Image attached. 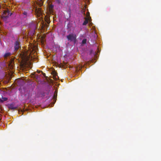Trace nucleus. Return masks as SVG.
<instances>
[{
	"label": "nucleus",
	"instance_id": "obj_1",
	"mask_svg": "<svg viewBox=\"0 0 161 161\" xmlns=\"http://www.w3.org/2000/svg\"><path fill=\"white\" fill-rule=\"evenodd\" d=\"M12 14V13H10L9 11L8 10L4 12L3 15L2 16L1 18L6 23L7 19Z\"/></svg>",
	"mask_w": 161,
	"mask_h": 161
},
{
	"label": "nucleus",
	"instance_id": "obj_2",
	"mask_svg": "<svg viewBox=\"0 0 161 161\" xmlns=\"http://www.w3.org/2000/svg\"><path fill=\"white\" fill-rule=\"evenodd\" d=\"M66 38L68 41L73 42L74 43L76 41V36L75 34H69L66 36Z\"/></svg>",
	"mask_w": 161,
	"mask_h": 161
},
{
	"label": "nucleus",
	"instance_id": "obj_3",
	"mask_svg": "<svg viewBox=\"0 0 161 161\" xmlns=\"http://www.w3.org/2000/svg\"><path fill=\"white\" fill-rule=\"evenodd\" d=\"M14 47L15 50L16 51L20 48V42L18 41H17L15 42Z\"/></svg>",
	"mask_w": 161,
	"mask_h": 161
},
{
	"label": "nucleus",
	"instance_id": "obj_4",
	"mask_svg": "<svg viewBox=\"0 0 161 161\" xmlns=\"http://www.w3.org/2000/svg\"><path fill=\"white\" fill-rule=\"evenodd\" d=\"M7 98L5 97H3L1 94H0V102H3L4 101H7Z\"/></svg>",
	"mask_w": 161,
	"mask_h": 161
},
{
	"label": "nucleus",
	"instance_id": "obj_5",
	"mask_svg": "<svg viewBox=\"0 0 161 161\" xmlns=\"http://www.w3.org/2000/svg\"><path fill=\"white\" fill-rule=\"evenodd\" d=\"M8 107L10 109H15L17 108V107L14 106V104L12 103L8 105Z\"/></svg>",
	"mask_w": 161,
	"mask_h": 161
},
{
	"label": "nucleus",
	"instance_id": "obj_6",
	"mask_svg": "<svg viewBox=\"0 0 161 161\" xmlns=\"http://www.w3.org/2000/svg\"><path fill=\"white\" fill-rule=\"evenodd\" d=\"M23 14V17L24 18H26L27 16H28L27 11H24L22 12Z\"/></svg>",
	"mask_w": 161,
	"mask_h": 161
},
{
	"label": "nucleus",
	"instance_id": "obj_7",
	"mask_svg": "<svg viewBox=\"0 0 161 161\" xmlns=\"http://www.w3.org/2000/svg\"><path fill=\"white\" fill-rule=\"evenodd\" d=\"M43 1L42 0H38L37 1V4L40 6H41L43 5Z\"/></svg>",
	"mask_w": 161,
	"mask_h": 161
},
{
	"label": "nucleus",
	"instance_id": "obj_8",
	"mask_svg": "<svg viewBox=\"0 0 161 161\" xmlns=\"http://www.w3.org/2000/svg\"><path fill=\"white\" fill-rule=\"evenodd\" d=\"M88 19L86 18H85V20L82 24L83 25H86L88 23Z\"/></svg>",
	"mask_w": 161,
	"mask_h": 161
},
{
	"label": "nucleus",
	"instance_id": "obj_9",
	"mask_svg": "<svg viewBox=\"0 0 161 161\" xmlns=\"http://www.w3.org/2000/svg\"><path fill=\"white\" fill-rule=\"evenodd\" d=\"M41 9L40 8H39V9L37 12V16H40V15L41 14Z\"/></svg>",
	"mask_w": 161,
	"mask_h": 161
},
{
	"label": "nucleus",
	"instance_id": "obj_10",
	"mask_svg": "<svg viewBox=\"0 0 161 161\" xmlns=\"http://www.w3.org/2000/svg\"><path fill=\"white\" fill-rule=\"evenodd\" d=\"M87 40L86 39H84L82 41V44H85L86 43Z\"/></svg>",
	"mask_w": 161,
	"mask_h": 161
},
{
	"label": "nucleus",
	"instance_id": "obj_11",
	"mask_svg": "<svg viewBox=\"0 0 161 161\" xmlns=\"http://www.w3.org/2000/svg\"><path fill=\"white\" fill-rule=\"evenodd\" d=\"M11 55V53H6L4 55V57H7L8 56H10Z\"/></svg>",
	"mask_w": 161,
	"mask_h": 161
},
{
	"label": "nucleus",
	"instance_id": "obj_12",
	"mask_svg": "<svg viewBox=\"0 0 161 161\" xmlns=\"http://www.w3.org/2000/svg\"><path fill=\"white\" fill-rule=\"evenodd\" d=\"M33 25H34V29H35L36 27V23H34Z\"/></svg>",
	"mask_w": 161,
	"mask_h": 161
},
{
	"label": "nucleus",
	"instance_id": "obj_13",
	"mask_svg": "<svg viewBox=\"0 0 161 161\" xmlns=\"http://www.w3.org/2000/svg\"><path fill=\"white\" fill-rule=\"evenodd\" d=\"M42 71H37V72L38 73H40L41 72H42Z\"/></svg>",
	"mask_w": 161,
	"mask_h": 161
},
{
	"label": "nucleus",
	"instance_id": "obj_14",
	"mask_svg": "<svg viewBox=\"0 0 161 161\" xmlns=\"http://www.w3.org/2000/svg\"><path fill=\"white\" fill-rule=\"evenodd\" d=\"M56 73H56V72H55V73L54 74H55V75H56Z\"/></svg>",
	"mask_w": 161,
	"mask_h": 161
},
{
	"label": "nucleus",
	"instance_id": "obj_15",
	"mask_svg": "<svg viewBox=\"0 0 161 161\" xmlns=\"http://www.w3.org/2000/svg\"><path fill=\"white\" fill-rule=\"evenodd\" d=\"M56 97V96H55V95H54V97Z\"/></svg>",
	"mask_w": 161,
	"mask_h": 161
}]
</instances>
